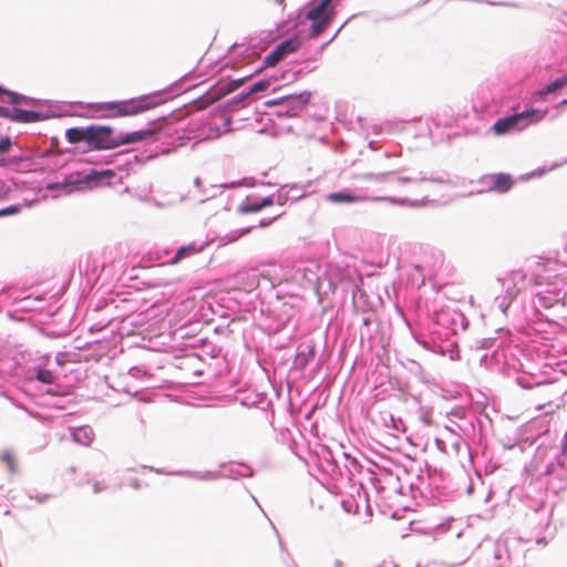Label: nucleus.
I'll return each instance as SVG.
<instances>
[{
    "label": "nucleus",
    "mask_w": 567,
    "mask_h": 567,
    "mask_svg": "<svg viewBox=\"0 0 567 567\" xmlns=\"http://www.w3.org/2000/svg\"><path fill=\"white\" fill-rule=\"evenodd\" d=\"M520 288L508 290V295L511 298H515L519 292Z\"/></svg>",
    "instance_id": "c756f323"
},
{
    "label": "nucleus",
    "mask_w": 567,
    "mask_h": 567,
    "mask_svg": "<svg viewBox=\"0 0 567 567\" xmlns=\"http://www.w3.org/2000/svg\"><path fill=\"white\" fill-rule=\"evenodd\" d=\"M271 83H272L271 79H264V80L256 82L247 93L241 95L240 101L245 100L246 97H248L249 95H251L254 93L267 90L271 85Z\"/></svg>",
    "instance_id": "f3484780"
},
{
    "label": "nucleus",
    "mask_w": 567,
    "mask_h": 567,
    "mask_svg": "<svg viewBox=\"0 0 567 567\" xmlns=\"http://www.w3.org/2000/svg\"><path fill=\"white\" fill-rule=\"evenodd\" d=\"M272 204H274V200L271 197H265L259 203H249V204L243 206L240 208V210L244 213H257L267 206H271Z\"/></svg>",
    "instance_id": "dca6fc26"
},
{
    "label": "nucleus",
    "mask_w": 567,
    "mask_h": 567,
    "mask_svg": "<svg viewBox=\"0 0 567 567\" xmlns=\"http://www.w3.org/2000/svg\"><path fill=\"white\" fill-rule=\"evenodd\" d=\"M278 4L284 6L285 0H275Z\"/></svg>",
    "instance_id": "473e14b6"
},
{
    "label": "nucleus",
    "mask_w": 567,
    "mask_h": 567,
    "mask_svg": "<svg viewBox=\"0 0 567 567\" xmlns=\"http://www.w3.org/2000/svg\"><path fill=\"white\" fill-rule=\"evenodd\" d=\"M307 18L309 20H322L324 18L332 20L333 11L328 6V0H321L313 9L307 13Z\"/></svg>",
    "instance_id": "1a4fd4ad"
},
{
    "label": "nucleus",
    "mask_w": 567,
    "mask_h": 567,
    "mask_svg": "<svg viewBox=\"0 0 567 567\" xmlns=\"http://www.w3.org/2000/svg\"><path fill=\"white\" fill-rule=\"evenodd\" d=\"M73 440L82 445H90L94 440V432L89 426L78 427L72 433Z\"/></svg>",
    "instance_id": "ddd939ff"
},
{
    "label": "nucleus",
    "mask_w": 567,
    "mask_h": 567,
    "mask_svg": "<svg viewBox=\"0 0 567 567\" xmlns=\"http://www.w3.org/2000/svg\"><path fill=\"white\" fill-rule=\"evenodd\" d=\"M300 39L298 37L290 38L278 44L264 60L265 66H275L288 54L296 52L300 48Z\"/></svg>",
    "instance_id": "39448f33"
},
{
    "label": "nucleus",
    "mask_w": 567,
    "mask_h": 567,
    "mask_svg": "<svg viewBox=\"0 0 567 567\" xmlns=\"http://www.w3.org/2000/svg\"><path fill=\"white\" fill-rule=\"evenodd\" d=\"M7 95L9 97V102L12 104H19L24 99L22 95L11 91L7 92Z\"/></svg>",
    "instance_id": "b1692460"
},
{
    "label": "nucleus",
    "mask_w": 567,
    "mask_h": 567,
    "mask_svg": "<svg viewBox=\"0 0 567 567\" xmlns=\"http://www.w3.org/2000/svg\"><path fill=\"white\" fill-rule=\"evenodd\" d=\"M311 35L318 37L320 35L330 24L331 20H328L327 18L322 20H311Z\"/></svg>",
    "instance_id": "6ab92c4d"
},
{
    "label": "nucleus",
    "mask_w": 567,
    "mask_h": 567,
    "mask_svg": "<svg viewBox=\"0 0 567 567\" xmlns=\"http://www.w3.org/2000/svg\"><path fill=\"white\" fill-rule=\"evenodd\" d=\"M37 379L40 382L45 383V384H51L54 382V375H53L52 371L45 370V369L38 371Z\"/></svg>",
    "instance_id": "aec40b11"
},
{
    "label": "nucleus",
    "mask_w": 567,
    "mask_h": 567,
    "mask_svg": "<svg viewBox=\"0 0 567 567\" xmlns=\"http://www.w3.org/2000/svg\"><path fill=\"white\" fill-rule=\"evenodd\" d=\"M113 128L106 125L89 126V144L95 150H112L121 146L118 137L112 135Z\"/></svg>",
    "instance_id": "20e7f679"
},
{
    "label": "nucleus",
    "mask_w": 567,
    "mask_h": 567,
    "mask_svg": "<svg viewBox=\"0 0 567 567\" xmlns=\"http://www.w3.org/2000/svg\"><path fill=\"white\" fill-rule=\"evenodd\" d=\"M509 278L515 282H523L526 279V275L522 270H514L511 272Z\"/></svg>",
    "instance_id": "5701e85b"
},
{
    "label": "nucleus",
    "mask_w": 567,
    "mask_h": 567,
    "mask_svg": "<svg viewBox=\"0 0 567 567\" xmlns=\"http://www.w3.org/2000/svg\"><path fill=\"white\" fill-rule=\"evenodd\" d=\"M557 256L560 258L561 265L564 267H567V244H566V247L564 248V251L558 252Z\"/></svg>",
    "instance_id": "bb28decb"
},
{
    "label": "nucleus",
    "mask_w": 567,
    "mask_h": 567,
    "mask_svg": "<svg viewBox=\"0 0 567 567\" xmlns=\"http://www.w3.org/2000/svg\"><path fill=\"white\" fill-rule=\"evenodd\" d=\"M1 461L6 464L8 470L13 473L14 472V457L10 453H4L1 455Z\"/></svg>",
    "instance_id": "4be33fe9"
},
{
    "label": "nucleus",
    "mask_w": 567,
    "mask_h": 567,
    "mask_svg": "<svg viewBox=\"0 0 567 567\" xmlns=\"http://www.w3.org/2000/svg\"><path fill=\"white\" fill-rule=\"evenodd\" d=\"M115 177V172L112 169H104V171H92L90 174H87L83 179L73 178V176H70L68 178V185H74L80 183H87V184H94L100 185L102 181H111Z\"/></svg>",
    "instance_id": "0eeeda50"
},
{
    "label": "nucleus",
    "mask_w": 567,
    "mask_h": 567,
    "mask_svg": "<svg viewBox=\"0 0 567 567\" xmlns=\"http://www.w3.org/2000/svg\"><path fill=\"white\" fill-rule=\"evenodd\" d=\"M545 113L538 110L524 111L511 116L497 120L493 125L496 135H504L514 130H525L532 123L539 122L544 118Z\"/></svg>",
    "instance_id": "7ed1b4c3"
},
{
    "label": "nucleus",
    "mask_w": 567,
    "mask_h": 567,
    "mask_svg": "<svg viewBox=\"0 0 567 567\" xmlns=\"http://www.w3.org/2000/svg\"><path fill=\"white\" fill-rule=\"evenodd\" d=\"M202 251L200 247H197L195 244H189L187 246L181 247L174 258L169 261V265H177L181 260H183L186 257L194 256Z\"/></svg>",
    "instance_id": "f8f14e48"
},
{
    "label": "nucleus",
    "mask_w": 567,
    "mask_h": 567,
    "mask_svg": "<svg viewBox=\"0 0 567 567\" xmlns=\"http://www.w3.org/2000/svg\"><path fill=\"white\" fill-rule=\"evenodd\" d=\"M152 135V131H137L133 133H128L122 137H118V142H121V145L136 143L140 141L145 140L146 137Z\"/></svg>",
    "instance_id": "2eb2a0df"
},
{
    "label": "nucleus",
    "mask_w": 567,
    "mask_h": 567,
    "mask_svg": "<svg viewBox=\"0 0 567 567\" xmlns=\"http://www.w3.org/2000/svg\"><path fill=\"white\" fill-rule=\"evenodd\" d=\"M157 105L147 99H132L91 104V110L100 117H121L140 114Z\"/></svg>",
    "instance_id": "f257e3e1"
},
{
    "label": "nucleus",
    "mask_w": 567,
    "mask_h": 567,
    "mask_svg": "<svg viewBox=\"0 0 567 567\" xmlns=\"http://www.w3.org/2000/svg\"><path fill=\"white\" fill-rule=\"evenodd\" d=\"M249 230H250L249 228L241 230L239 236H244V235L248 234Z\"/></svg>",
    "instance_id": "7c9ffc66"
},
{
    "label": "nucleus",
    "mask_w": 567,
    "mask_h": 567,
    "mask_svg": "<svg viewBox=\"0 0 567 567\" xmlns=\"http://www.w3.org/2000/svg\"><path fill=\"white\" fill-rule=\"evenodd\" d=\"M533 281L537 286L567 282V267L561 265L558 256L556 259L539 261L535 266Z\"/></svg>",
    "instance_id": "f03ea898"
},
{
    "label": "nucleus",
    "mask_w": 567,
    "mask_h": 567,
    "mask_svg": "<svg viewBox=\"0 0 567 567\" xmlns=\"http://www.w3.org/2000/svg\"><path fill=\"white\" fill-rule=\"evenodd\" d=\"M307 103V99L303 96V94H290L285 95L281 97L272 99L267 101L265 104L267 106H276V105H282L288 104L292 105V109H300Z\"/></svg>",
    "instance_id": "6e6552de"
},
{
    "label": "nucleus",
    "mask_w": 567,
    "mask_h": 567,
    "mask_svg": "<svg viewBox=\"0 0 567 567\" xmlns=\"http://www.w3.org/2000/svg\"><path fill=\"white\" fill-rule=\"evenodd\" d=\"M565 85H567V75L556 79L554 82L547 84L539 93L543 95H547Z\"/></svg>",
    "instance_id": "a211bd4d"
},
{
    "label": "nucleus",
    "mask_w": 567,
    "mask_h": 567,
    "mask_svg": "<svg viewBox=\"0 0 567 567\" xmlns=\"http://www.w3.org/2000/svg\"><path fill=\"white\" fill-rule=\"evenodd\" d=\"M332 0H328V6L330 7V3H331Z\"/></svg>",
    "instance_id": "72a5a7b5"
},
{
    "label": "nucleus",
    "mask_w": 567,
    "mask_h": 567,
    "mask_svg": "<svg viewBox=\"0 0 567 567\" xmlns=\"http://www.w3.org/2000/svg\"><path fill=\"white\" fill-rule=\"evenodd\" d=\"M12 142L9 136L0 138V155L8 153L11 150Z\"/></svg>",
    "instance_id": "412c9836"
},
{
    "label": "nucleus",
    "mask_w": 567,
    "mask_h": 567,
    "mask_svg": "<svg viewBox=\"0 0 567 567\" xmlns=\"http://www.w3.org/2000/svg\"><path fill=\"white\" fill-rule=\"evenodd\" d=\"M368 177L374 178L377 181H383L386 177V174H380V175H368Z\"/></svg>",
    "instance_id": "c85d7f7f"
},
{
    "label": "nucleus",
    "mask_w": 567,
    "mask_h": 567,
    "mask_svg": "<svg viewBox=\"0 0 567 567\" xmlns=\"http://www.w3.org/2000/svg\"><path fill=\"white\" fill-rule=\"evenodd\" d=\"M484 182L488 184L489 192L507 193L514 186V179L509 174L498 173L489 174L484 177Z\"/></svg>",
    "instance_id": "423d86ee"
},
{
    "label": "nucleus",
    "mask_w": 567,
    "mask_h": 567,
    "mask_svg": "<svg viewBox=\"0 0 567 567\" xmlns=\"http://www.w3.org/2000/svg\"><path fill=\"white\" fill-rule=\"evenodd\" d=\"M39 117L40 116L37 112L25 111V110H21V109H13L11 111V116L9 117V120H11L13 122H19V123H31V122L38 121Z\"/></svg>",
    "instance_id": "9d476101"
},
{
    "label": "nucleus",
    "mask_w": 567,
    "mask_h": 567,
    "mask_svg": "<svg viewBox=\"0 0 567 567\" xmlns=\"http://www.w3.org/2000/svg\"><path fill=\"white\" fill-rule=\"evenodd\" d=\"M327 199L330 203H336V204H340V203L352 204V203H357V202L362 200L361 197L355 196V195H353L350 192H334V193H330L327 196Z\"/></svg>",
    "instance_id": "9b49d317"
},
{
    "label": "nucleus",
    "mask_w": 567,
    "mask_h": 567,
    "mask_svg": "<svg viewBox=\"0 0 567 567\" xmlns=\"http://www.w3.org/2000/svg\"><path fill=\"white\" fill-rule=\"evenodd\" d=\"M7 92H9L8 90L3 89L1 85H0V94H6L7 95Z\"/></svg>",
    "instance_id": "2f4dec72"
},
{
    "label": "nucleus",
    "mask_w": 567,
    "mask_h": 567,
    "mask_svg": "<svg viewBox=\"0 0 567 567\" xmlns=\"http://www.w3.org/2000/svg\"><path fill=\"white\" fill-rule=\"evenodd\" d=\"M18 212H19L18 206H9L7 208L0 209V217L13 215V214H17Z\"/></svg>",
    "instance_id": "393cba45"
},
{
    "label": "nucleus",
    "mask_w": 567,
    "mask_h": 567,
    "mask_svg": "<svg viewBox=\"0 0 567 567\" xmlns=\"http://www.w3.org/2000/svg\"><path fill=\"white\" fill-rule=\"evenodd\" d=\"M87 483L92 485L94 493H100L104 489V486L96 480H89Z\"/></svg>",
    "instance_id": "a878e982"
},
{
    "label": "nucleus",
    "mask_w": 567,
    "mask_h": 567,
    "mask_svg": "<svg viewBox=\"0 0 567 567\" xmlns=\"http://www.w3.org/2000/svg\"><path fill=\"white\" fill-rule=\"evenodd\" d=\"M65 136L69 143L75 144L82 141H85L89 143V126L79 128V127H71L66 130Z\"/></svg>",
    "instance_id": "4468645a"
},
{
    "label": "nucleus",
    "mask_w": 567,
    "mask_h": 567,
    "mask_svg": "<svg viewBox=\"0 0 567 567\" xmlns=\"http://www.w3.org/2000/svg\"><path fill=\"white\" fill-rule=\"evenodd\" d=\"M11 116V111L4 106H0V117L9 118Z\"/></svg>",
    "instance_id": "cd10ccee"
}]
</instances>
